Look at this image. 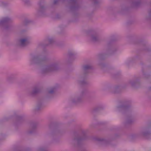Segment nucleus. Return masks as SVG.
Segmentation results:
<instances>
[{"label":"nucleus","instance_id":"obj_22","mask_svg":"<svg viewBox=\"0 0 151 151\" xmlns=\"http://www.w3.org/2000/svg\"><path fill=\"white\" fill-rule=\"evenodd\" d=\"M29 21L27 19H25L24 21V23L19 25L18 26V27L19 28H22V27L23 26H24L25 25H26L27 23H29Z\"/></svg>","mask_w":151,"mask_h":151},{"label":"nucleus","instance_id":"obj_21","mask_svg":"<svg viewBox=\"0 0 151 151\" xmlns=\"http://www.w3.org/2000/svg\"><path fill=\"white\" fill-rule=\"evenodd\" d=\"M128 20L127 21V23H126V25L127 26H131L132 25V18L131 17L129 18L128 19Z\"/></svg>","mask_w":151,"mask_h":151},{"label":"nucleus","instance_id":"obj_6","mask_svg":"<svg viewBox=\"0 0 151 151\" xmlns=\"http://www.w3.org/2000/svg\"><path fill=\"white\" fill-rule=\"evenodd\" d=\"M87 138L86 132L82 131L80 135H79L77 134L75 135V137L73 140V142L78 145L83 140L86 139Z\"/></svg>","mask_w":151,"mask_h":151},{"label":"nucleus","instance_id":"obj_26","mask_svg":"<svg viewBox=\"0 0 151 151\" xmlns=\"http://www.w3.org/2000/svg\"><path fill=\"white\" fill-rule=\"evenodd\" d=\"M17 119L18 122H21L23 121V119L21 116H18L17 117Z\"/></svg>","mask_w":151,"mask_h":151},{"label":"nucleus","instance_id":"obj_16","mask_svg":"<svg viewBox=\"0 0 151 151\" xmlns=\"http://www.w3.org/2000/svg\"><path fill=\"white\" fill-rule=\"evenodd\" d=\"M96 140L100 142L101 144L104 145H106L109 143V142L108 140L105 139L103 138H97L96 139Z\"/></svg>","mask_w":151,"mask_h":151},{"label":"nucleus","instance_id":"obj_30","mask_svg":"<svg viewBox=\"0 0 151 151\" xmlns=\"http://www.w3.org/2000/svg\"><path fill=\"white\" fill-rule=\"evenodd\" d=\"M31 0H23V2L26 4H29Z\"/></svg>","mask_w":151,"mask_h":151},{"label":"nucleus","instance_id":"obj_29","mask_svg":"<svg viewBox=\"0 0 151 151\" xmlns=\"http://www.w3.org/2000/svg\"><path fill=\"white\" fill-rule=\"evenodd\" d=\"M102 108V107L101 106H99L96 107L94 109V111H97Z\"/></svg>","mask_w":151,"mask_h":151},{"label":"nucleus","instance_id":"obj_15","mask_svg":"<svg viewBox=\"0 0 151 151\" xmlns=\"http://www.w3.org/2000/svg\"><path fill=\"white\" fill-rule=\"evenodd\" d=\"M77 55V53L75 51L70 50L68 51V56L70 59H73Z\"/></svg>","mask_w":151,"mask_h":151},{"label":"nucleus","instance_id":"obj_35","mask_svg":"<svg viewBox=\"0 0 151 151\" xmlns=\"http://www.w3.org/2000/svg\"><path fill=\"white\" fill-rule=\"evenodd\" d=\"M113 41L114 40H111V41H110L108 43V45H109L111 44V43L112 42H113Z\"/></svg>","mask_w":151,"mask_h":151},{"label":"nucleus","instance_id":"obj_28","mask_svg":"<svg viewBox=\"0 0 151 151\" xmlns=\"http://www.w3.org/2000/svg\"><path fill=\"white\" fill-rule=\"evenodd\" d=\"M105 54L104 53H101L99 54L98 56L99 58L102 59L105 56Z\"/></svg>","mask_w":151,"mask_h":151},{"label":"nucleus","instance_id":"obj_1","mask_svg":"<svg viewBox=\"0 0 151 151\" xmlns=\"http://www.w3.org/2000/svg\"><path fill=\"white\" fill-rule=\"evenodd\" d=\"M117 109L119 111H123L126 116L125 121L124 123V127L127 128L131 126L132 124V101H126L118 106Z\"/></svg>","mask_w":151,"mask_h":151},{"label":"nucleus","instance_id":"obj_24","mask_svg":"<svg viewBox=\"0 0 151 151\" xmlns=\"http://www.w3.org/2000/svg\"><path fill=\"white\" fill-rule=\"evenodd\" d=\"M93 3L94 5H98L100 3V0H92Z\"/></svg>","mask_w":151,"mask_h":151},{"label":"nucleus","instance_id":"obj_37","mask_svg":"<svg viewBox=\"0 0 151 151\" xmlns=\"http://www.w3.org/2000/svg\"><path fill=\"white\" fill-rule=\"evenodd\" d=\"M132 3H133V6L134 5V3L133 1V2H132Z\"/></svg>","mask_w":151,"mask_h":151},{"label":"nucleus","instance_id":"obj_19","mask_svg":"<svg viewBox=\"0 0 151 151\" xmlns=\"http://www.w3.org/2000/svg\"><path fill=\"white\" fill-rule=\"evenodd\" d=\"M38 151H48L47 148L45 146H41L38 149Z\"/></svg>","mask_w":151,"mask_h":151},{"label":"nucleus","instance_id":"obj_9","mask_svg":"<svg viewBox=\"0 0 151 151\" xmlns=\"http://www.w3.org/2000/svg\"><path fill=\"white\" fill-rule=\"evenodd\" d=\"M39 8L37 10V13L39 15L43 16L45 14L47 7L45 6L44 1L41 0L38 3Z\"/></svg>","mask_w":151,"mask_h":151},{"label":"nucleus","instance_id":"obj_17","mask_svg":"<svg viewBox=\"0 0 151 151\" xmlns=\"http://www.w3.org/2000/svg\"><path fill=\"white\" fill-rule=\"evenodd\" d=\"M127 6L126 8V10H128L131 9L132 8V0H129L128 2L127 3Z\"/></svg>","mask_w":151,"mask_h":151},{"label":"nucleus","instance_id":"obj_10","mask_svg":"<svg viewBox=\"0 0 151 151\" xmlns=\"http://www.w3.org/2000/svg\"><path fill=\"white\" fill-rule=\"evenodd\" d=\"M60 132L59 130L54 129L50 134V136L52 139L53 142H56L58 141L59 138L58 134Z\"/></svg>","mask_w":151,"mask_h":151},{"label":"nucleus","instance_id":"obj_20","mask_svg":"<svg viewBox=\"0 0 151 151\" xmlns=\"http://www.w3.org/2000/svg\"><path fill=\"white\" fill-rule=\"evenodd\" d=\"M56 91V88L55 87L51 88L48 91V93L49 94H52Z\"/></svg>","mask_w":151,"mask_h":151},{"label":"nucleus","instance_id":"obj_7","mask_svg":"<svg viewBox=\"0 0 151 151\" xmlns=\"http://www.w3.org/2000/svg\"><path fill=\"white\" fill-rule=\"evenodd\" d=\"M13 19L8 17H3L0 20V27L7 29L9 27V23L13 22Z\"/></svg>","mask_w":151,"mask_h":151},{"label":"nucleus","instance_id":"obj_27","mask_svg":"<svg viewBox=\"0 0 151 151\" xmlns=\"http://www.w3.org/2000/svg\"><path fill=\"white\" fill-rule=\"evenodd\" d=\"M53 125V124L52 123H50L48 124L47 127V129L48 130H50L51 129Z\"/></svg>","mask_w":151,"mask_h":151},{"label":"nucleus","instance_id":"obj_12","mask_svg":"<svg viewBox=\"0 0 151 151\" xmlns=\"http://www.w3.org/2000/svg\"><path fill=\"white\" fill-rule=\"evenodd\" d=\"M40 91V89L39 87L35 86L34 87L31 91L29 92L28 94L29 96L34 97L39 93Z\"/></svg>","mask_w":151,"mask_h":151},{"label":"nucleus","instance_id":"obj_33","mask_svg":"<svg viewBox=\"0 0 151 151\" xmlns=\"http://www.w3.org/2000/svg\"><path fill=\"white\" fill-rule=\"evenodd\" d=\"M54 0V1H53V4L54 5L57 4L59 1H61V0Z\"/></svg>","mask_w":151,"mask_h":151},{"label":"nucleus","instance_id":"obj_23","mask_svg":"<svg viewBox=\"0 0 151 151\" xmlns=\"http://www.w3.org/2000/svg\"><path fill=\"white\" fill-rule=\"evenodd\" d=\"M7 3L2 1H0V6L4 7L7 5Z\"/></svg>","mask_w":151,"mask_h":151},{"label":"nucleus","instance_id":"obj_32","mask_svg":"<svg viewBox=\"0 0 151 151\" xmlns=\"http://www.w3.org/2000/svg\"><path fill=\"white\" fill-rule=\"evenodd\" d=\"M48 41L49 43L51 44H52L54 42V40L52 38H50L49 39Z\"/></svg>","mask_w":151,"mask_h":151},{"label":"nucleus","instance_id":"obj_13","mask_svg":"<svg viewBox=\"0 0 151 151\" xmlns=\"http://www.w3.org/2000/svg\"><path fill=\"white\" fill-rule=\"evenodd\" d=\"M91 39L92 41L94 42H98L101 40L100 37L98 34L96 33L91 34Z\"/></svg>","mask_w":151,"mask_h":151},{"label":"nucleus","instance_id":"obj_36","mask_svg":"<svg viewBox=\"0 0 151 151\" xmlns=\"http://www.w3.org/2000/svg\"><path fill=\"white\" fill-rule=\"evenodd\" d=\"M81 151H87L85 149H83Z\"/></svg>","mask_w":151,"mask_h":151},{"label":"nucleus","instance_id":"obj_3","mask_svg":"<svg viewBox=\"0 0 151 151\" xmlns=\"http://www.w3.org/2000/svg\"><path fill=\"white\" fill-rule=\"evenodd\" d=\"M60 65V63L59 60H56L51 64L43 66L41 71V73L45 74L49 72L58 70Z\"/></svg>","mask_w":151,"mask_h":151},{"label":"nucleus","instance_id":"obj_2","mask_svg":"<svg viewBox=\"0 0 151 151\" xmlns=\"http://www.w3.org/2000/svg\"><path fill=\"white\" fill-rule=\"evenodd\" d=\"M83 73L79 81L81 84L82 85H86L88 84L87 79L88 78V74L93 69V67L91 65H86L83 66Z\"/></svg>","mask_w":151,"mask_h":151},{"label":"nucleus","instance_id":"obj_34","mask_svg":"<svg viewBox=\"0 0 151 151\" xmlns=\"http://www.w3.org/2000/svg\"><path fill=\"white\" fill-rule=\"evenodd\" d=\"M4 137V136L2 134H0V141L2 140Z\"/></svg>","mask_w":151,"mask_h":151},{"label":"nucleus","instance_id":"obj_8","mask_svg":"<svg viewBox=\"0 0 151 151\" xmlns=\"http://www.w3.org/2000/svg\"><path fill=\"white\" fill-rule=\"evenodd\" d=\"M132 86V80L131 79L128 81L125 86L123 85L117 86L112 88V92L114 93H118L120 92L122 89L126 87H131Z\"/></svg>","mask_w":151,"mask_h":151},{"label":"nucleus","instance_id":"obj_25","mask_svg":"<svg viewBox=\"0 0 151 151\" xmlns=\"http://www.w3.org/2000/svg\"><path fill=\"white\" fill-rule=\"evenodd\" d=\"M42 105V102L40 101H38L37 103V110H39L40 109Z\"/></svg>","mask_w":151,"mask_h":151},{"label":"nucleus","instance_id":"obj_31","mask_svg":"<svg viewBox=\"0 0 151 151\" xmlns=\"http://www.w3.org/2000/svg\"><path fill=\"white\" fill-rule=\"evenodd\" d=\"M99 65L102 68L106 66V65L104 63H99Z\"/></svg>","mask_w":151,"mask_h":151},{"label":"nucleus","instance_id":"obj_18","mask_svg":"<svg viewBox=\"0 0 151 151\" xmlns=\"http://www.w3.org/2000/svg\"><path fill=\"white\" fill-rule=\"evenodd\" d=\"M118 50L117 47H113L109 52V53L111 54H114Z\"/></svg>","mask_w":151,"mask_h":151},{"label":"nucleus","instance_id":"obj_5","mask_svg":"<svg viewBox=\"0 0 151 151\" xmlns=\"http://www.w3.org/2000/svg\"><path fill=\"white\" fill-rule=\"evenodd\" d=\"M86 95V91L83 90L76 95L71 101L72 103L77 104L81 103L83 101V99Z\"/></svg>","mask_w":151,"mask_h":151},{"label":"nucleus","instance_id":"obj_14","mask_svg":"<svg viewBox=\"0 0 151 151\" xmlns=\"http://www.w3.org/2000/svg\"><path fill=\"white\" fill-rule=\"evenodd\" d=\"M37 127L36 123H33L31 124L30 126V130L29 131L28 133L29 134H32L34 133L35 130Z\"/></svg>","mask_w":151,"mask_h":151},{"label":"nucleus","instance_id":"obj_4","mask_svg":"<svg viewBox=\"0 0 151 151\" xmlns=\"http://www.w3.org/2000/svg\"><path fill=\"white\" fill-rule=\"evenodd\" d=\"M46 59L47 55H46L44 57L34 55L32 56L30 60V63L31 65H39L42 62L45 60Z\"/></svg>","mask_w":151,"mask_h":151},{"label":"nucleus","instance_id":"obj_11","mask_svg":"<svg viewBox=\"0 0 151 151\" xmlns=\"http://www.w3.org/2000/svg\"><path fill=\"white\" fill-rule=\"evenodd\" d=\"M30 43V41L28 37H26L21 38L19 41V44L21 47H25L27 46Z\"/></svg>","mask_w":151,"mask_h":151}]
</instances>
